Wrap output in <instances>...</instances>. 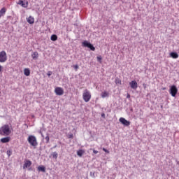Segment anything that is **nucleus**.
<instances>
[{
  "instance_id": "15",
  "label": "nucleus",
  "mask_w": 179,
  "mask_h": 179,
  "mask_svg": "<svg viewBox=\"0 0 179 179\" xmlns=\"http://www.w3.org/2000/svg\"><path fill=\"white\" fill-rule=\"evenodd\" d=\"M30 73H31V71H30V69H24V74L26 76H30Z\"/></svg>"
},
{
  "instance_id": "12",
  "label": "nucleus",
  "mask_w": 179,
  "mask_h": 179,
  "mask_svg": "<svg viewBox=\"0 0 179 179\" xmlns=\"http://www.w3.org/2000/svg\"><path fill=\"white\" fill-rule=\"evenodd\" d=\"M27 20L29 24H34L35 22V19L32 16H29Z\"/></svg>"
},
{
  "instance_id": "31",
  "label": "nucleus",
  "mask_w": 179,
  "mask_h": 179,
  "mask_svg": "<svg viewBox=\"0 0 179 179\" xmlns=\"http://www.w3.org/2000/svg\"><path fill=\"white\" fill-rule=\"evenodd\" d=\"M69 138H73V134H71L69 135Z\"/></svg>"
},
{
  "instance_id": "28",
  "label": "nucleus",
  "mask_w": 179,
  "mask_h": 179,
  "mask_svg": "<svg viewBox=\"0 0 179 179\" xmlns=\"http://www.w3.org/2000/svg\"><path fill=\"white\" fill-rule=\"evenodd\" d=\"M103 150L106 153H110V151H108V150L106 149L105 148H103Z\"/></svg>"
},
{
  "instance_id": "32",
  "label": "nucleus",
  "mask_w": 179,
  "mask_h": 179,
  "mask_svg": "<svg viewBox=\"0 0 179 179\" xmlns=\"http://www.w3.org/2000/svg\"><path fill=\"white\" fill-rule=\"evenodd\" d=\"M73 67H74V69H79V66H78V65H75Z\"/></svg>"
},
{
  "instance_id": "27",
  "label": "nucleus",
  "mask_w": 179,
  "mask_h": 179,
  "mask_svg": "<svg viewBox=\"0 0 179 179\" xmlns=\"http://www.w3.org/2000/svg\"><path fill=\"white\" fill-rule=\"evenodd\" d=\"M47 75L50 77V76L52 75V71H48V72L47 73Z\"/></svg>"
},
{
  "instance_id": "33",
  "label": "nucleus",
  "mask_w": 179,
  "mask_h": 179,
  "mask_svg": "<svg viewBox=\"0 0 179 179\" xmlns=\"http://www.w3.org/2000/svg\"><path fill=\"white\" fill-rule=\"evenodd\" d=\"M93 152H94V154H98V153H99V151H97V150H93Z\"/></svg>"
},
{
  "instance_id": "26",
  "label": "nucleus",
  "mask_w": 179,
  "mask_h": 179,
  "mask_svg": "<svg viewBox=\"0 0 179 179\" xmlns=\"http://www.w3.org/2000/svg\"><path fill=\"white\" fill-rule=\"evenodd\" d=\"M91 177H95V172H90Z\"/></svg>"
},
{
  "instance_id": "30",
  "label": "nucleus",
  "mask_w": 179,
  "mask_h": 179,
  "mask_svg": "<svg viewBox=\"0 0 179 179\" xmlns=\"http://www.w3.org/2000/svg\"><path fill=\"white\" fill-rule=\"evenodd\" d=\"M24 1H18V4L21 5L22 6V4H23Z\"/></svg>"
},
{
  "instance_id": "7",
  "label": "nucleus",
  "mask_w": 179,
  "mask_h": 179,
  "mask_svg": "<svg viewBox=\"0 0 179 179\" xmlns=\"http://www.w3.org/2000/svg\"><path fill=\"white\" fill-rule=\"evenodd\" d=\"M169 92H170V94H171L172 96H173V97L176 96V94L178 92V89L176 87V85H172L170 87Z\"/></svg>"
},
{
  "instance_id": "11",
  "label": "nucleus",
  "mask_w": 179,
  "mask_h": 179,
  "mask_svg": "<svg viewBox=\"0 0 179 179\" xmlns=\"http://www.w3.org/2000/svg\"><path fill=\"white\" fill-rule=\"evenodd\" d=\"M10 141V137L2 138L0 140V141L1 143H8Z\"/></svg>"
},
{
  "instance_id": "22",
  "label": "nucleus",
  "mask_w": 179,
  "mask_h": 179,
  "mask_svg": "<svg viewBox=\"0 0 179 179\" xmlns=\"http://www.w3.org/2000/svg\"><path fill=\"white\" fill-rule=\"evenodd\" d=\"M28 6H29V2H28V1H26L25 3L23 2V3L22 4V6L23 8H27Z\"/></svg>"
},
{
  "instance_id": "20",
  "label": "nucleus",
  "mask_w": 179,
  "mask_h": 179,
  "mask_svg": "<svg viewBox=\"0 0 179 179\" xmlns=\"http://www.w3.org/2000/svg\"><path fill=\"white\" fill-rule=\"evenodd\" d=\"M108 96V92L104 91L103 92L101 93V97L102 98H106Z\"/></svg>"
},
{
  "instance_id": "10",
  "label": "nucleus",
  "mask_w": 179,
  "mask_h": 179,
  "mask_svg": "<svg viewBox=\"0 0 179 179\" xmlns=\"http://www.w3.org/2000/svg\"><path fill=\"white\" fill-rule=\"evenodd\" d=\"M129 85L134 90H136V88H138V83H136L135 80L130 82Z\"/></svg>"
},
{
  "instance_id": "37",
  "label": "nucleus",
  "mask_w": 179,
  "mask_h": 179,
  "mask_svg": "<svg viewBox=\"0 0 179 179\" xmlns=\"http://www.w3.org/2000/svg\"><path fill=\"white\" fill-rule=\"evenodd\" d=\"M57 145H55V146L53 147V148H57Z\"/></svg>"
},
{
  "instance_id": "23",
  "label": "nucleus",
  "mask_w": 179,
  "mask_h": 179,
  "mask_svg": "<svg viewBox=\"0 0 179 179\" xmlns=\"http://www.w3.org/2000/svg\"><path fill=\"white\" fill-rule=\"evenodd\" d=\"M6 153H7L8 157H10V156L12 155L13 152H12V150H7Z\"/></svg>"
},
{
  "instance_id": "6",
  "label": "nucleus",
  "mask_w": 179,
  "mask_h": 179,
  "mask_svg": "<svg viewBox=\"0 0 179 179\" xmlns=\"http://www.w3.org/2000/svg\"><path fill=\"white\" fill-rule=\"evenodd\" d=\"M31 166H32V162L29 160V159H27L24 161V163L23 164V169L25 170V169H28V170H31Z\"/></svg>"
},
{
  "instance_id": "2",
  "label": "nucleus",
  "mask_w": 179,
  "mask_h": 179,
  "mask_svg": "<svg viewBox=\"0 0 179 179\" xmlns=\"http://www.w3.org/2000/svg\"><path fill=\"white\" fill-rule=\"evenodd\" d=\"M27 141L30 145L33 146L34 148H36V146L38 145L37 138L35 136L30 135L28 137Z\"/></svg>"
},
{
  "instance_id": "13",
  "label": "nucleus",
  "mask_w": 179,
  "mask_h": 179,
  "mask_svg": "<svg viewBox=\"0 0 179 179\" xmlns=\"http://www.w3.org/2000/svg\"><path fill=\"white\" fill-rule=\"evenodd\" d=\"M38 52H34L31 54V57L33 59L36 60L38 58Z\"/></svg>"
},
{
  "instance_id": "36",
  "label": "nucleus",
  "mask_w": 179,
  "mask_h": 179,
  "mask_svg": "<svg viewBox=\"0 0 179 179\" xmlns=\"http://www.w3.org/2000/svg\"><path fill=\"white\" fill-rule=\"evenodd\" d=\"M131 96L130 95H127V98H129Z\"/></svg>"
},
{
  "instance_id": "17",
  "label": "nucleus",
  "mask_w": 179,
  "mask_h": 179,
  "mask_svg": "<svg viewBox=\"0 0 179 179\" xmlns=\"http://www.w3.org/2000/svg\"><path fill=\"white\" fill-rule=\"evenodd\" d=\"M38 171H41L42 173H45L46 169L45 166H38Z\"/></svg>"
},
{
  "instance_id": "1",
  "label": "nucleus",
  "mask_w": 179,
  "mask_h": 179,
  "mask_svg": "<svg viewBox=\"0 0 179 179\" xmlns=\"http://www.w3.org/2000/svg\"><path fill=\"white\" fill-rule=\"evenodd\" d=\"M11 133L9 125L5 124L0 128V135L8 136Z\"/></svg>"
},
{
  "instance_id": "14",
  "label": "nucleus",
  "mask_w": 179,
  "mask_h": 179,
  "mask_svg": "<svg viewBox=\"0 0 179 179\" xmlns=\"http://www.w3.org/2000/svg\"><path fill=\"white\" fill-rule=\"evenodd\" d=\"M6 13V8H2L1 10H0V17H1L3 15H4Z\"/></svg>"
},
{
  "instance_id": "3",
  "label": "nucleus",
  "mask_w": 179,
  "mask_h": 179,
  "mask_svg": "<svg viewBox=\"0 0 179 179\" xmlns=\"http://www.w3.org/2000/svg\"><path fill=\"white\" fill-rule=\"evenodd\" d=\"M83 99L85 102H89L92 99V94L87 89L85 90L83 93Z\"/></svg>"
},
{
  "instance_id": "35",
  "label": "nucleus",
  "mask_w": 179,
  "mask_h": 179,
  "mask_svg": "<svg viewBox=\"0 0 179 179\" xmlns=\"http://www.w3.org/2000/svg\"><path fill=\"white\" fill-rule=\"evenodd\" d=\"M2 69H3V66H1L0 65V72L2 71Z\"/></svg>"
},
{
  "instance_id": "34",
  "label": "nucleus",
  "mask_w": 179,
  "mask_h": 179,
  "mask_svg": "<svg viewBox=\"0 0 179 179\" xmlns=\"http://www.w3.org/2000/svg\"><path fill=\"white\" fill-rule=\"evenodd\" d=\"M101 117H106V114L105 113H102L101 114Z\"/></svg>"
},
{
  "instance_id": "19",
  "label": "nucleus",
  "mask_w": 179,
  "mask_h": 179,
  "mask_svg": "<svg viewBox=\"0 0 179 179\" xmlns=\"http://www.w3.org/2000/svg\"><path fill=\"white\" fill-rule=\"evenodd\" d=\"M50 39L52 41H56L58 39V36L57 35H55V34H53V35L51 36Z\"/></svg>"
},
{
  "instance_id": "9",
  "label": "nucleus",
  "mask_w": 179,
  "mask_h": 179,
  "mask_svg": "<svg viewBox=\"0 0 179 179\" xmlns=\"http://www.w3.org/2000/svg\"><path fill=\"white\" fill-rule=\"evenodd\" d=\"M120 122H121L123 125L128 127L131 125V122L127 120L124 117H120L119 119Z\"/></svg>"
},
{
  "instance_id": "25",
  "label": "nucleus",
  "mask_w": 179,
  "mask_h": 179,
  "mask_svg": "<svg viewBox=\"0 0 179 179\" xmlns=\"http://www.w3.org/2000/svg\"><path fill=\"white\" fill-rule=\"evenodd\" d=\"M115 83L116 84H121V81L120 80V79H116L115 80Z\"/></svg>"
},
{
  "instance_id": "24",
  "label": "nucleus",
  "mask_w": 179,
  "mask_h": 179,
  "mask_svg": "<svg viewBox=\"0 0 179 179\" xmlns=\"http://www.w3.org/2000/svg\"><path fill=\"white\" fill-rule=\"evenodd\" d=\"M46 143H49L50 142V136L49 135H47L45 138Z\"/></svg>"
},
{
  "instance_id": "4",
  "label": "nucleus",
  "mask_w": 179,
  "mask_h": 179,
  "mask_svg": "<svg viewBox=\"0 0 179 179\" xmlns=\"http://www.w3.org/2000/svg\"><path fill=\"white\" fill-rule=\"evenodd\" d=\"M7 61V54L5 51L0 52V62L3 63Z\"/></svg>"
},
{
  "instance_id": "16",
  "label": "nucleus",
  "mask_w": 179,
  "mask_h": 179,
  "mask_svg": "<svg viewBox=\"0 0 179 179\" xmlns=\"http://www.w3.org/2000/svg\"><path fill=\"white\" fill-rule=\"evenodd\" d=\"M85 151L83 150H79L77 151V155L79 156V157H82V156L84 155Z\"/></svg>"
},
{
  "instance_id": "8",
  "label": "nucleus",
  "mask_w": 179,
  "mask_h": 179,
  "mask_svg": "<svg viewBox=\"0 0 179 179\" xmlns=\"http://www.w3.org/2000/svg\"><path fill=\"white\" fill-rule=\"evenodd\" d=\"M55 92L57 95L62 96L64 94V90L63 88H62L60 87H57L55 90Z\"/></svg>"
},
{
  "instance_id": "18",
  "label": "nucleus",
  "mask_w": 179,
  "mask_h": 179,
  "mask_svg": "<svg viewBox=\"0 0 179 179\" xmlns=\"http://www.w3.org/2000/svg\"><path fill=\"white\" fill-rule=\"evenodd\" d=\"M170 56L173 59H177L178 57V55L176 52H171Z\"/></svg>"
},
{
  "instance_id": "29",
  "label": "nucleus",
  "mask_w": 179,
  "mask_h": 179,
  "mask_svg": "<svg viewBox=\"0 0 179 179\" xmlns=\"http://www.w3.org/2000/svg\"><path fill=\"white\" fill-rule=\"evenodd\" d=\"M97 60H98L99 62H101L102 57H101V56L97 57Z\"/></svg>"
},
{
  "instance_id": "5",
  "label": "nucleus",
  "mask_w": 179,
  "mask_h": 179,
  "mask_svg": "<svg viewBox=\"0 0 179 179\" xmlns=\"http://www.w3.org/2000/svg\"><path fill=\"white\" fill-rule=\"evenodd\" d=\"M83 45L85 47H87L92 51H95L96 50L95 47L92 44H91V43H89L87 41H85L84 42H83Z\"/></svg>"
},
{
  "instance_id": "21",
  "label": "nucleus",
  "mask_w": 179,
  "mask_h": 179,
  "mask_svg": "<svg viewBox=\"0 0 179 179\" xmlns=\"http://www.w3.org/2000/svg\"><path fill=\"white\" fill-rule=\"evenodd\" d=\"M52 157L53 159H57L58 157V153L57 152H54L52 153Z\"/></svg>"
}]
</instances>
